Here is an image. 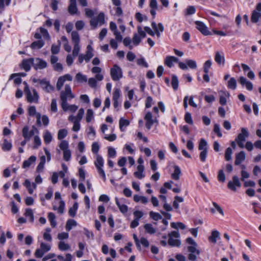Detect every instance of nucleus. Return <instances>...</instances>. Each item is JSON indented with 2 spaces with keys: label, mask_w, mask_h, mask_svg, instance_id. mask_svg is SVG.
<instances>
[{
  "label": "nucleus",
  "mask_w": 261,
  "mask_h": 261,
  "mask_svg": "<svg viewBox=\"0 0 261 261\" xmlns=\"http://www.w3.org/2000/svg\"><path fill=\"white\" fill-rule=\"evenodd\" d=\"M61 100L62 101L61 107L64 111H66L68 109L69 107L67 102V100H66V98L63 95L62 96V99Z\"/></svg>",
  "instance_id": "55"
},
{
  "label": "nucleus",
  "mask_w": 261,
  "mask_h": 261,
  "mask_svg": "<svg viewBox=\"0 0 261 261\" xmlns=\"http://www.w3.org/2000/svg\"><path fill=\"white\" fill-rule=\"evenodd\" d=\"M174 169V172L171 175L172 178L175 180H178L181 174L180 168L178 166L175 165Z\"/></svg>",
  "instance_id": "27"
},
{
  "label": "nucleus",
  "mask_w": 261,
  "mask_h": 261,
  "mask_svg": "<svg viewBox=\"0 0 261 261\" xmlns=\"http://www.w3.org/2000/svg\"><path fill=\"white\" fill-rule=\"evenodd\" d=\"M218 180L221 182H224L225 181V175L223 169H221L218 172Z\"/></svg>",
  "instance_id": "51"
},
{
  "label": "nucleus",
  "mask_w": 261,
  "mask_h": 261,
  "mask_svg": "<svg viewBox=\"0 0 261 261\" xmlns=\"http://www.w3.org/2000/svg\"><path fill=\"white\" fill-rule=\"evenodd\" d=\"M59 147L61 150H62L63 151L64 150H66L69 149H68V143L67 141L65 140L62 141L61 143L60 144Z\"/></svg>",
  "instance_id": "63"
},
{
  "label": "nucleus",
  "mask_w": 261,
  "mask_h": 261,
  "mask_svg": "<svg viewBox=\"0 0 261 261\" xmlns=\"http://www.w3.org/2000/svg\"><path fill=\"white\" fill-rule=\"evenodd\" d=\"M245 153L244 151H241L240 152L237 153L235 156V165H239L241 163L245 160Z\"/></svg>",
  "instance_id": "18"
},
{
  "label": "nucleus",
  "mask_w": 261,
  "mask_h": 261,
  "mask_svg": "<svg viewBox=\"0 0 261 261\" xmlns=\"http://www.w3.org/2000/svg\"><path fill=\"white\" fill-rule=\"evenodd\" d=\"M105 23V14L100 12L96 18H92L90 21V24L94 29H96L97 25H101Z\"/></svg>",
  "instance_id": "5"
},
{
  "label": "nucleus",
  "mask_w": 261,
  "mask_h": 261,
  "mask_svg": "<svg viewBox=\"0 0 261 261\" xmlns=\"http://www.w3.org/2000/svg\"><path fill=\"white\" fill-rule=\"evenodd\" d=\"M40 163L36 168V171L39 173L42 172L43 170L46 160L45 156L44 155L41 156L40 158Z\"/></svg>",
  "instance_id": "25"
},
{
  "label": "nucleus",
  "mask_w": 261,
  "mask_h": 261,
  "mask_svg": "<svg viewBox=\"0 0 261 261\" xmlns=\"http://www.w3.org/2000/svg\"><path fill=\"white\" fill-rule=\"evenodd\" d=\"M24 215L25 217L29 218V220L31 222H34V218L32 210L30 208L26 209Z\"/></svg>",
  "instance_id": "39"
},
{
  "label": "nucleus",
  "mask_w": 261,
  "mask_h": 261,
  "mask_svg": "<svg viewBox=\"0 0 261 261\" xmlns=\"http://www.w3.org/2000/svg\"><path fill=\"white\" fill-rule=\"evenodd\" d=\"M24 91L26 95V98L28 102L30 103H38L39 96L36 89H33L32 90V93L30 90L28 85L24 87Z\"/></svg>",
  "instance_id": "1"
},
{
  "label": "nucleus",
  "mask_w": 261,
  "mask_h": 261,
  "mask_svg": "<svg viewBox=\"0 0 261 261\" xmlns=\"http://www.w3.org/2000/svg\"><path fill=\"white\" fill-rule=\"evenodd\" d=\"M71 39L72 42L74 44V47L72 51V55L74 57H76L80 50V35L76 31H73L71 33Z\"/></svg>",
  "instance_id": "3"
},
{
  "label": "nucleus",
  "mask_w": 261,
  "mask_h": 261,
  "mask_svg": "<svg viewBox=\"0 0 261 261\" xmlns=\"http://www.w3.org/2000/svg\"><path fill=\"white\" fill-rule=\"evenodd\" d=\"M171 226L172 228L174 229H178L179 228L181 229H184L186 228V225L181 222H172L171 223Z\"/></svg>",
  "instance_id": "42"
},
{
  "label": "nucleus",
  "mask_w": 261,
  "mask_h": 261,
  "mask_svg": "<svg viewBox=\"0 0 261 261\" xmlns=\"http://www.w3.org/2000/svg\"><path fill=\"white\" fill-rule=\"evenodd\" d=\"M144 228L146 232L149 234H154L156 231L155 229L153 228L152 225L150 223L145 224Z\"/></svg>",
  "instance_id": "34"
},
{
  "label": "nucleus",
  "mask_w": 261,
  "mask_h": 261,
  "mask_svg": "<svg viewBox=\"0 0 261 261\" xmlns=\"http://www.w3.org/2000/svg\"><path fill=\"white\" fill-rule=\"evenodd\" d=\"M171 85L174 90H176L177 89L178 87V80L177 77L175 75L172 76Z\"/></svg>",
  "instance_id": "41"
},
{
  "label": "nucleus",
  "mask_w": 261,
  "mask_h": 261,
  "mask_svg": "<svg viewBox=\"0 0 261 261\" xmlns=\"http://www.w3.org/2000/svg\"><path fill=\"white\" fill-rule=\"evenodd\" d=\"M215 60L218 64L221 65L222 64L223 65L225 62V58L223 54H221L219 51L216 52Z\"/></svg>",
  "instance_id": "26"
},
{
  "label": "nucleus",
  "mask_w": 261,
  "mask_h": 261,
  "mask_svg": "<svg viewBox=\"0 0 261 261\" xmlns=\"http://www.w3.org/2000/svg\"><path fill=\"white\" fill-rule=\"evenodd\" d=\"M94 165L97 168L99 174L102 177L104 181L106 180V174L104 170L102 169L103 166V160L102 158L99 154L96 155V160L94 162Z\"/></svg>",
  "instance_id": "4"
},
{
  "label": "nucleus",
  "mask_w": 261,
  "mask_h": 261,
  "mask_svg": "<svg viewBox=\"0 0 261 261\" xmlns=\"http://www.w3.org/2000/svg\"><path fill=\"white\" fill-rule=\"evenodd\" d=\"M212 64V61L211 60H207L204 63L203 66V71L204 73H208L209 69L210 68Z\"/></svg>",
  "instance_id": "56"
},
{
  "label": "nucleus",
  "mask_w": 261,
  "mask_h": 261,
  "mask_svg": "<svg viewBox=\"0 0 261 261\" xmlns=\"http://www.w3.org/2000/svg\"><path fill=\"white\" fill-rule=\"evenodd\" d=\"M115 201H116V204L117 205V206L118 207L120 211L122 214L126 213L128 211L127 206L124 204H121V201H123L124 199L122 198L120 200H119V199L117 197H115Z\"/></svg>",
  "instance_id": "19"
},
{
  "label": "nucleus",
  "mask_w": 261,
  "mask_h": 261,
  "mask_svg": "<svg viewBox=\"0 0 261 261\" xmlns=\"http://www.w3.org/2000/svg\"><path fill=\"white\" fill-rule=\"evenodd\" d=\"M144 119L146 121L145 126L148 130L151 128L154 123H158V120L156 118L154 119H152V114L150 112L146 114Z\"/></svg>",
  "instance_id": "10"
},
{
  "label": "nucleus",
  "mask_w": 261,
  "mask_h": 261,
  "mask_svg": "<svg viewBox=\"0 0 261 261\" xmlns=\"http://www.w3.org/2000/svg\"><path fill=\"white\" fill-rule=\"evenodd\" d=\"M241 186V184L239 178L236 175L232 177V180L229 181L227 185L228 188L233 191H236L237 190L236 187L240 188Z\"/></svg>",
  "instance_id": "12"
},
{
  "label": "nucleus",
  "mask_w": 261,
  "mask_h": 261,
  "mask_svg": "<svg viewBox=\"0 0 261 261\" xmlns=\"http://www.w3.org/2000/svg\"><path fill=\"white\" fill-rule=\"evenodd\" d=\"M23 185L27 188L29 193L30 194H32L33 193V189L32 188V184L29 179H27L25 180Z\"/></svg>",
  "instance_id": "48"
},
{
  "label": "nucleus",
  "mask_w": 261,
  "mask_h": 261,
  "mask_svg": "<svg viewBox=\"0 0 261 261\" xmlns=\"http://www.w3.org/2000/svg\"><path fill=\"white\" fill-rule=\"evenodd\" d=\"M47 62L42 59L37 58L33 61V67L36 69H43L47 67Z\"/></svg>",
  "instance_id": "11"
},
{
  "label": "nucleus",
  "mask_w": 261,
  "mask_h": 261,
  "mask_svg": "<svg viewBox=\"0 0 261 261\" xmlns=\"http://www.w3.org/2000/svg\"><path fill=\"white\" fill-rule=\"evenodd\" d=\"M34 58L23 60L20 64L21 68L23 69L25 71H29L31 69V65L33 66Z\"/></svg>",
  "instance_id": "15"
},
{
  "label": "nucleus",
  "mask_w": 261,
  "mask_h": 261,
  "mask_svg": "<svg viewBox=\"0 0 261 261\" xmlns=\"http://www.w3.org/2000/svg\"><path fill=\"white\" fill-rule=\"evenodd\" d=\"M132 40L130 37H126L123 40V43L124 46H128L129 49H132L133 45H131Z\"/></svg>",
  "instance_id": "49"
},
{
  "label": "nucleus",
  "mask_w": 261,
  "mask_h": 261,
  "mask_svg": "<svg viewBox=\"0 0 261 261\" xmlns=\"http://www.w3.org/2000/svg\"><path fill=\"white\" fill-rule=\"evenodd\" d=\"M150 217L155 221L162 219V216L158 213L151 211L149 212Z\"/></svg>",
  "instance_id": "44"
},
{
  "label": "nucleus",
  "mask_w": 261,
  "mask_h": 261,
  "mask_svg": "<svg viewBox=\"0 0 261 261\" xmlns=\"http://www.w3.org/2000/svg\"><path fill=\"white\" fill-rule=\"evenodd\" d=\"M58 248L61 251H65L69 250L70 246L68 244L65 243L64 242L60 241L58 244Z\"/></svg>",
  "instance_id": "40"
},
{
  "label": "nucleus",
  "mask_w": 261,
  "mask_h": 261,
  "mask_svg": "<svg viewBox=\"0 0 261 261\" xmlns=\"http://www.w3.org/2000/svg\"><path fill=\"white\" fill-rule=\"evenodd\" d=\"M41 144L40 138L38 136H35L34 137V149L38 148Z\"/></svg>",
  "instance_id": "46"
},
{
  "label": "nucleus",
  "mask_w": 261,
  "mask_h": 261,
  "mask_svg": "<svg viewBox=\"0 0 261 261\" xmlns=\"http://www.w3.org/2000/svg\"><path fill=\"white\" fill-rule=\"evenodd\" d=\"M168 243L169 245L172 247H179L181 244V242L179 240L174 239L172 238H169Z\"/></svg>",
  "instance_id": "33"
},
{
  "label": "nucleus",
  "mask_w": 261,
  "mask_h": 261,
  "mask_svg": "<svg viewBox=\"0 0 261 261\" xmlns=\"http://www.w3.org/2000/svg\"><path fill=\"white\" fill-rule=\"evenodd\" d=\"M63 95L67 100L68 97L70 99L73 98L74 95L72 93L71 87L69 85H66L65 86V90L62 91L60 94V98L62 99V96Z\"/></svg>",
  "instance_id": "16"
},
{
  "label": "nucleus",
  "mask_w": 261,
  "mask_h": 261,
  "mask_svg": "<svg viewBox=\"0 0 261 261\" xmlns=\"http://www.w3.org/2000/svg\"><path fill=\"white\" fill-rule=\"evenodd\" d=\"M129 124V122L128 120L124 119L123 118H121L119 120V128L121 132H124L125 129L123 128L124 126L126 127L128 126Z\"/></svg>",
  "instance_id": "31"
},
{
  "label": "nucleus",
  "mask_w": 261,
  "mask_h": 261,
  "mask_svg": "<svg viewBox=\"0 0 261 261\" xmlns=\"http://www.w3.org/2000/svg\"><path fill=\"white\" fill-rule=\"evenodd\" d=\"M77 208H78V203H77V202H75L73 204V206L69 209V211H68L69 215L72 217H75L76 215V211H77Z\"/></svg>",
  "instance_id": "32"
},
{
  "label": "nucleus",
  "mask_w": 261,
  "mask_h": 261,
  "mask_svg": "<svg viewBox=\"0 0 261 261\" xmlns=\"http://www.w3.org/2000/svg\"><path fill=\"white\" fill-rule=\"evenodd\" d=\"M227 87L229 89L234 90L237 87V81L234 77H231L228 81Z\"/></svg>",
  "instance_id": "36"
},
{
  "label": "nucleus",
  "mask_w": 261,
  "mask_h": 261,
  "mask_svg": "<svg viewBox=\"0 0 261 261\" xmlns=\"http://www.w3.org/2000/svg\"><path fill=\"white\" fill-rule=\"evenodd\" d=\"M196 29L203 35H211V32L208 30L206 25L202 21H196L195 22Z\"/></svg>",
  "instance_id": "9"
},
{
  "label": "nucleus",
  "mask_w": 261,
  "mask_h": 261,
  "mask_svg": "<svg viewBox=\"0 0 261 261\" xmlns=\"http://www.w3.org/2000/svg\"><path fill=\"white\" fill-rule=\"evenodd\" d=\"M178 62V59L174 56H167L166 57L164 63L169 68L172 67L173 66V63H177Z\"/></svg>",
  "instance_id": "20"
},
{
  "label": "nucleus",
  "mask_w": 261,
  "mask_h": 261,
  "mask_svg": "<svg viewBox=\"0 0 261 261\" xmlns=\"http://www.w3.org/2000/svg\"><path fill=\"white\" fill-rule=\"evenodd\" d=\"M71 158V151L69 149L63 151V158L66 161L70 160Z\"/></svg>",
  "instance_id": "64"
},
{
  "label": "nucleus",
  "mask_w": 261,
  "mask_h": 261,
  "mask_svg": "<svg viewBox=\"0 0 261 261\" xmlns=\"http://www.w3.org/2000/svg\"><path fill=\"white\" fill-rule=\"evenodd\" d=\"M185 120L186 122L190 124H193V121L191 113L187 112L185 116Z\"/></svg>",
  "instance_id": "62"
},
{
  "label": "nucleus",
  "mask_w": 261,
  "mask_h": 261,
  "mask_svg": "<svg viewBox=\"0 0 261 261\" xmlns=\"http://www.w3.org/2000/svg\"><path fill=\"white\" fill-rule=\"evenodd\" d=\"M28 114L30 116H36L37 118V123L39 125H41L40 119L41 117V114L39 113H36V107L34 106H30L28 109Z\"/></svg>",
  "instance_id": "17"
},
{
  "label": "nucleus",
  "mask_w": 261,
  "mask_h": 261,
  "mask_svg": "<svg viewBox=\"0 0 261 261\" xmlns=\"http://www.w3.org/2000/svg\"><path fill=\"white\" fill-rule=\"evenodd\" d=\"M207 142L204 139H201L199 143L198 149L200 150H203L204 149H207Z\"/></svg>",
  "instance_id": "53"
},
{
  "label": "nucleus",
  "mask_w": 261,
  "mask_h": 261,
  "mask_svg": "<svg viewBox=\"0 0 261 261\" xmlns=\"http://www.w3.org/2000/svg\"><path fill=\"white\" fill-rule=\"evenodd\" d=\"M232 153V150L230 147L226 148L224 154V157L226 161H229L231 160V155Z\"/></svg>",
  "instance_id": "38"
},
{
  "label": "nucleus",
  "mask_w": 261,
  "mask_h": 261,
  "mask_svg": "<svg viewBox=\"0 0 261 261\" xmlns=\"http://www.w3.org/2000/svg\"><path fill=\"white\" fill-rule=\"evenodd\" d=\"M93 117V112L91 109H88L87 111L86 120L87 122H90Z\"/></svg>",
  "instance_id": "54"
},
{
  "label": "nucleus",
  "mask_w": 261,
  "mask_h": 261,
  "mask_svg": "<svg viewBox=\"0 0 261 261\" xmlns=\"http://www.w3.org/2000/svg\"><path fill=\"white\" fill-rule=\"evenodd\" d=\"M197 246L192 245L188 247V250L190 252L188 259L191 261L197 260V255H199L200 251L196 247Z\"/></svg>",
  "instance_id": "8"
},
{
  "label": "nucleus",
  "mask_w": 261,
  "mask_h": 261,
  "mask_svg": "<svg viewBox=\"0 0 261 261\" xmlns=\"http://www.w3.org/2000/svg\"><path fill=\"white\" fill-rule=\"evenodd\" d=\"M40 33L42 34L43 37L46 39H49L50 38L49 35L48 33L47 30L46 29H44L42 27L40 28Z\"/></svg>",
  "instance_id": "59"
},
{
  "label": "nucleus",
  "mask_w": 261,
  "mask_h": 261,
  "mask_svg": "<svg viewBox=\"0 0 261 261\" xmlns=\"http://www.w3.org/2000/svg\"><path fill=\"white\" fill-rule=\"evenodd\" d=\"M40 248L44 251V252L46 253L50 250L51 246L50 245L42 242L40 244Z\"/></svg>",
  "instance_id": "61"
},
{
  "label": "nucleus",
  "mask_w": 261,
  "mask_h": 261,
  "mask_svg": "<svg viewBox=\"0 0 261 261\" xmlns=\"http://www.w3.org/2000/svg\"><path fill=\"white\" fill-rule=\"evenodd\" d=\"M67 135V130L65 129H60L58 133V139L61 140L66 137Z\"/></svg>",
  "instance_id": "45"
},
{
  "label": "nucleus",
  "mask_w": 261,
  "mask_h": 261,
  "mask_svg": "<svg viewBox=\"0 0 261 261\" xmlns=\"http://www.w3.org/2000/svg\"><path fill=\"white\" fill-rule=\"evenodd\" d=\"M43 138L44 142L46 144H49L52 140V136L48 131H46L43 136Z\"/></svg>",
  "instance_id": "43"
},
{
  "label": "nucleus",
  "mask_w": 261,
  "mask_h": 261,
  "mask_svg": "<svg viewBox=\"0 0 261 261\" xmlns=\"http://www.w3.org/2000/svg\"><path fill=\"white\" fill-rule=\"evenodd\" d=\"M144 167L143 165H138L137 166V171L135 172L134 174L135 176L138 179H142L145 177L144 174Z\"/></svg>",
  "instance_id": "21"
},
{
  "label": "nucleus",
  "mask_w": 261,
  "mask_h": 261,
  "mask_svg": "<svg viewBox=\"0 0 261 261\" xmlns=\"http://www.w3.org/2000/svg\"><path fill=\"white\" fill-rule=\"evenodd\" d=\"M36 160V157L34 155L31 156L27 160H25L22 164L23 168H27L31 166V165L34 163Z\"/></svg>",
  "instance_id": "24"
},
{
  "label": "nucleus",
  "mask_w": 261,
  "mask_h": 261,
  "mask_svg": "<svg viewBox=\"0 0 261 261\" xmlns=\"http://www.w3.org/2000/svg\"><path fill=\"white\" fill-rule=\"evenodd\" d=\"M69 12L73 15L77 12V8L76 4V0H70V5L68 7Z\"/></svg>",
  "instance_id": "22"
},
{
  "label": "nucleus",
  "mask_w": 261,
  "mask_h": 261,
  "mask_svg": "<svg viewBox=\"0 0 261 261\" xmlns=\"http://www.w3.org/2000/svg\"><path fill=\"white\" fill-rule=\"evenodd\" d=\"M110 29L113 32L117 41L121 42L122 40L123 37L121 34L118 31L117 25L115 22L113 21L110 22Z\"/></svg>",
  "instance_id": "14"
},
{
  "label": "nucleus",
  "mask_w": 261,
  "mask_h": 261,
  "mask_svg": "<svg viewBox=\"0 0 261 261\" xmlns=\"http://www.w3.org/2000/svg\"><path fill=\"white\" fill-rule=\"evenodd\" d=\"M249 136V133L247 128L242 127L241 128V132L239 134L237 137L235 139L238 145L241 148L244 147V142L245 141L246 139Z\"/></svg>",
  "instance_id": "2"
},
{
  "label": "nucleus",
  "mask_w": 261,
  "mask_h": 261,
  "mask_svg": "<svg viewBox=\"0 0 261 261\" xmlns=\"http://www.w3.org/2000/svg\"><path fill=\"white\" fill-rule=\"evenodd\" d=\"M40 85L42 89L47 93H49L54 91V87L50 84L49 81L46 79H43L40 81Z\"/></svg>",
  "instance_id": "13"
},
{
  "label": "nucleus",
  "mask_w": 261,
  "mask_h": 261,
  "mask_svg": "<svg viewBox=\"0 0 261 261\" xmlns=\"http://www.w3.org/2000/svg\"><path fill=\"white\" fill-rule=\"evenodd\" d=\"M65 79H64L63 77H62V76H60L58 80V81H57V85H56V87H57V89L58 90H60L62 87V86H63L64 83H65Z\"/></svg>",
  "instance_id": "52"
},
{
  "label": "nucleus",
  "mask_w": 261,
  "mask_h": 261,
  "mask_svg": "<svg viewBox=\"0 0 261 261\" xmlns=\"http://www.w3.org/2000/svg\"><path fill=\"white\" fill-rule=\"evenodd\" d=\"M220 233L217 230H213L212 232L211 236L209 237V241L214 244L216 243L217 239L219 238Z\"/></svg>",
  "instance_id": "28"
},
{
  "label": "nucleus",
  "mask_w": 261,
  "mask_h": 261,
  "mask_svg": "<svg viewBox=\"0 0 261 261\" xmlns=\"http://www.w3.org/2000/svg\"><path fill=\"white\" fill-rule=\"evenodd\" d=\"M61 44L60 42H59V44L58 45L53 44L51 47V52L53 55L57 54L60 51V45Z\"/></svg>",
  "instance_id": "60"
},
{
  "label": "nucleus",
  "mask_w": 261,
  "mask_h": 261,
  "mask_svg": "<svg viewBox=\"0 0 261 261\" xmlns=\"http://www.w3.org/2000/svg\"><path fill=\"white\" fill-rule=\"evenodd\" d=\"M93 49L90 45H88L87 47V51L86 54L84 55L86 58V62H88L90 59L94 56Z\"/></svg>",
  "instance_id": "23"
},
{
  "label": "nucleus",
  "mask_w": 261,
  "mask_h": 261,
  "mask_svg": "<svg viewBox=\"0 0 261 261\" xmlns=\"http://www.w3.org/2000/svg\"><path fill=\"white\" fill-rule=\"evenodd\" d=\"M110 74L113 81H117L122 77L121 69L119 66L115 64L113 66V68L111 69Z\"/></svg>",
  "instance_id": "6"
},
{
  "label": "nucleus",
  "mask_w": 261,
  "mask_h": 261,
  "mask_svg": "<svg viewBox=\"0 0 261 261\" xmlns=\"http://www.w3.org/2000/svg\"><path fill=\"white\" fill-rule=\"evenodd\" d=\"M44 45V42L42 40H39L33 42L31 45L32 49H40Z\"/></svg>",
  "instance_id": "29"
},
{
  "label": "nucleus",
  "mask_w": 261,
  "mask_h": 261,
  "mask_svg": "<svg viewBox=\"0 0 261 261\" xmlns=\"http://www.w3.org/2000/svg\"><path fill=\"white\" fill-rule=\"evenodd\" d=\"M261 17V3H258L251 14V21L253 23H257Z\"/></svg>",
  "instance_id": "7"
},
{
  "label": "nucleus",
  "mask_w": 261,
  "mask_h": 261,
  "mask_svg": "<svg viewBox=\"0 0 261 261\" xmlns=\"http://www.w3.org/2000/svg\"><path fill=\"white\" fill-rule=\"evenodd\" d=\"M207 154V149H204L200 153L199 157L201 162H205Z\"/></svg>",
  "instance_id": "57"
},
{
  "label": "nucleus",
  "mask_w": 261,
  "mask_h": 261,
  "mask_svg": "<svg viewBox=\"0 0 261 261\" xmlns=\"http://www.w3.org/2000/svg\"><path fill=\"white\" fill-rule=\"evenodd\" d=\"M141 41V38L139 36V35H138L137 34H135L133 37V44L137 46V45H139V44L140 43Z\"/></svg>",
  "instance_id": "58"
},
{
  "label": "nucleus",
  "mask_w": 261,
  "mask_h": 261,
  "mask_svg": "<svg viewBox=\"0 0 261 261\" xmlns=\"http://www.w3.org/2000/svg\"><path fill=\"white\" fill-rule=\"evenodd\" d=\"M77 222L73 219H69L67 220L65 228L66 230L68 231H69L73 226H76L77 225Z\"/></svg>",
  "instance_id": "30"
},
{
  "label": "nucleus",
  "mask_w": 261,
  "mask_h": 261,
  "mask_svg": "<svg viewBox=\"0 0 261 261\" xmlns=\"http://www.w3.org/2000/svg\"><path fill=\"white\" fill-rule=\"evenodd\" d=\"M76 80L79 82H86L87 81V76L81 73H78L75 76Z\"/></svg>",
  "instance_id": "47"
},
{
  "label": "nucleus",
  "mask_w": 261,
  "mask_h": 261,
  "mask_svg": "<svg viewBox=\"0 0 261 261\" xmlns=\"http://www.w3.org/2000/svg\"><path fill=\"white\" fill-rule=\"evenodd\" d=\"M12 148V144L7 139L4 140V143L2 145V149L4 151H10Z\"/></svg>",
  "instance_id": "35"
},
{
  "label": "nucleus",
  "mask_w": 261,
  "mask_h": 261,
  "mask_svg": "<svg viewBox=\"0 0 261 261\" xmlns=\"http://www.w3.org/2000/svg\"><path fill=\"white\" fill-rule=\"evenodd\" d=\"M186 64L191 69H196L197 68V64L195 61L193 60H186Z\"/></svg>",
  "instance_id": "50"
},
{
  "label": "nucleus",
  "mask_w": 261,
  "mask_h": 261,
  "mask_svg": "<svg viewBox=\"0 0 261 261\" xmlns=\"http://www.w3.org/2000/svg\"><path fill=\"white\" fill-rule=\"evenodd\" d=\"M22 136L25 139L30 140L31 137L30 135L29 127L28 126H24L22 130Z\"/></svg>",
  "instance_id": "37"
}]
</instances>
